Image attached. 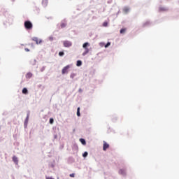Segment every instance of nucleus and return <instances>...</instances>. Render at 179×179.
Segmentation results:
<instances>
[{
	"instance_id": "3",
	"label": "nucleus",
	"mask_w": 179,
	"mask_h": 179,
	"mask_svg": "<svg viewBox=\"0 0 179 179\" xmlns=\"http://www.w3.org/2000/svg\"><path fill=\"white\" fill-rule=\"evenodd\" d=\"M63 45H64V47H66V48L72 47V42L69 41H63Z\"/></svg>"
},
{
	"instance_id": "17",
	"label": "nucleus",
	"mask_w": 179,
	"mask_h": 179,
	"mask_svg": "<svg viewBox=\"0 0 179 179\" xmlns=\"http://www.w3.org/2000/svg\"><path fill=\"white\" fill-rule=\"evenodd\" d=\"M75 76H76V74L74 73H72L71 74V76H70V78H71V79H73V78H75Z\"/></svg>"
},
{
	"instance_id": "6",
	"label": "nucleus",
	"mask_w": 179,
	"mask_h": 179,
	"mask_svg": "<svg viewBox=\"0 0 179 179\" xmlns=\"http://www.w3.org/2000/svg\"><path fill=\"white\" fill-rule=\"evenodd\" d=\"M33 41H35L36 44H41L42 41L38 40V38L34 37L32 38Z\"/></svg>"
},
{
	"instance_id": "7",
	"label": "nucleus",
	"mask_w": 179,
	"mask_h": 179,
	"mask_svg": "<svg viewBox=\"0 0 179 179\" xmlns=\"http://www.w3.org/2000/svg\"><path fill=\"white\" fill-rule=\"evenodd\" d=\"M119 174H121L122 176H125V174H127V172L125 169H120Z\"/></svg>"
},
{
	"instance_id": "4",
	"label": "nucleus",
	"mask_w": 179,
	"mask_h": 179,
	"mask_svg": "<svg viewBox=\"0 0 179 179\" xmlns=\"http://www.w3.org/2000/svg\"><path fill=\"white\" fill-rule=\"evenodd\" d=\"M71 66L69 65L66 66L64 67V69L62 70V75H65V73H68V69H69Z\"/></svg>"
},
{
	"instance_id": "16",
	"label": "nucleus",
	"mask_w": 179,
	"mask_h": 179,
	"mask_svg": "<svg viewBox=\"0 0 179 179\" xmlns=\"http://www.w3.org/2000/svg\"><path fill=\"white\" fill-rule=\"evenodd\" d=\"M76 65H77V66H82V61L78 60Z\"/></svg>"
},
{
	"instance_id": "23",
	"label": "nucleus",
	"mask_w": 179,
	"mask_h": 179,
	"mask_svg": "<svg viewBox=\"0 0 179 179\" xmlns=\"http://www.w3.org/2000/svg\"><path fill=\"white\" fill-rule=\"evenodd\" d=\"M50 124H54V119L52 118L50 119Z\"/></svg>"
},
{
	"instance_id": "12",
	"label": "nucleus",
	"mask_w": 179,
	"mask_h": 179,
	"mask_svg": "<svg viewBox=\"0 0 179 179\" xmlns=\"http://www.w3.org/2000/svg\"><path fill=\"white\" fill-rule=\"evenodd\" d=\"M22 93H23V94H27V93H29L27 88H23Z\"/></svg>"
},
{
	"instance_id": "9",
	"label": "nucleus",
	"mask_w": 179,
	"mask_h": 179,
	"mask_svg": "<svg viewBox=\"0 0 179 179\" xmlns=\"http://www.w3.org/2000/svg\"><path fill=\"white\" fill-rule=\"evenodd\" d=\"M13 161L14 162V163H15V164H17L18 163V160H17V157L16 156H13Z\"/></svg>"
},
{
	"instance_id": "28",
	"label": "nucleus",
	"mask_w": 179,
	"mask_h": 179,
	"mask_svg": "<svg viewBox=\"0 0 179 179\" xmlns=\"http://www.w3.org/2000/svg\"><path fill=\"white\" fill-rule=\"evenodd\" d=\"M57 179H59V178H57Z\"/></svg>"
},
{
	"instance_id": "10",
	"label": "nucleus",
	"mask_w": 179,
	"mask_h": 179,
	"mask_svg": "<svg viewBox=\"0 0 179 179\" xmlns=\"http://www.w3.org/2000/svg\"><path fill=\"white\" fill-rule=\"evenodd\" d=\"M48 3V0L42 1V5H43V6H47Z\"/></svg>"
},
{
	"instance_id": "20",
	"label": "nucleus",
	"mask_w": 179,
	"mask_h": 179,
	"mask_svg": "<svg viewBox=\"0 0 179 179\" xmlns=\"http://www.w3.org/2000/svg\"><path fill=\"white\" fill-rule=\"evenodd\" d=\"M87 155H88L87 152H85L83 153V157H87Z\"/></svg>"
},
{
	"instance_id": "1",
	"label": "nucleus",
	"mask_w": 179,
	"mask_h": 179,
	"mask_svg": "<svg viewBox=\"0 0 179 179\" xmlns=\"http://www.w3.org/2000/svg\"><path fill=\"white\" fill-rule=\"evenodd\" d=\"M87 47H90V43H89L88 42H86L83 45V48H84L85 50L84 52L83 53V56L89 54L90 50L87 48Z\"/></svg>"
},
{
	"instance_id": "22",
	"label": "nucleus",
	"mask_w": 179,
	"mask_h": 179,
	"mask_svg": "<svg viewBox=\"0 0 179 179\" xmlns=\"http://www.w3.org/2000/svg\"><path fill=\"white\" fill-rule=\"evenodd\" d=\"M64 52H59V57H62V56H64Z\"/></svg>"
},
{
	"instance_id": "27",
	"label": "nucleus",
	"mask_w": 179,
	"mask_h": 179,
	"mask_svg": "<svg viewBox=\"0 0 179 179\" xmlns=\"http://www.w3.org/2000/svg\"><path fill=\"white\" fill-rule=\"evenodd\" d=\"M162 9V10H167V9H166V8H161Z\"/></svg>"
},
{
	"instance_id": "18",
	"label": "nucleus",
	"mask_w": 179,
	"mask_h": 179,
	"mask_svg": "<svg viewBox=\"0 0 179 179\" xmlns=\"http://www.w3.org/2000/svg\"><path fill=\"white\" fill-rule=\"evenodd\" d=\"M103 27H107V26H108V23L107 22H105L103 23Z\"/></svg>"
},
{
	"instance_id": "2",
	"label": "nucleus",
	"mask_w": 179,
	"mask_h": 179,
	"mask_svg": "<svg viewBox=\"0 0 179 179\" xmlns=\"http://www.w3.org/2000/svg\"><path fill=\"white\" fill-rule=\"evenodd\" d=\"M24 26L27 30H31L33 29V24L30 21H25Z\"/></svg>"
},
{
	"instance_id": "13",
	"label": "nucleus",
	"mask_w": 179,
	"mask_h": 179,
	"mask_svg": "<svg viewBox=\"0 0 179 179\" xmlns=\"http://www.w3.org/2000/svg\"><path fill=\"white\" fill-rule=\"evenodd\" d=\"M127 31V28H122L121 30H120V34H124V33H125Z\"/></svg>"
},
{
	"instance_id": "8",
	"label": "nucleus",
	"mask_w": 179,
	"mask_h": 179,
	"mask_svg": "<svg viewBox=\"0 0 179 179\" xmlns=\"http://www.w3.org/2000/svg\"><path fill=\"white\" fill-rule=\"evenodd\" d=\"M124 13H128L129 12V7H124L123 8Z\"/></svg>"
},
{
	"instance_id": "26",
	"label": "nucleus",
	"mask_w": 179,
	"mask_h": 179,
	"mask_svg": "<svg viewBox=\"0 0 179 179\" xmlns=\"http://www.w3.org/2000/svg\"><path fill=\"white\" fill-rule=\"evenodd\" d=\"M25 51H26L27 52H29V51H30V50H29V48H25Z\"/></svg>"
},
{
	"instance_id": "11",
	"label": "nucleus",
	"mask_w": 179,
	"mask_h": 179,
	"mask_svg": "<svg viewBox=\"0 0 179 179\" xmlns=\"http://www.w3.org/2000/svg\"><path fill=\"white\" fill-rule=\"evenodd\" d=\"M31 76H33V74L31 73H28L26 75L27 79H30V78H31Z\"/></svg>"
},
{
	"instance_id": "15",
	"label": "nucleus",
	"mask_w": 179,
	"mask_h": 179,
	"mask_svg": "<svg viewBox=\"0 0 179 179\" xmlns=\"http://www.w3.org/2000/svg\"><path fill=\"white\" fill-rule=\"evenodd\" d=\"M77 115L78 117H80V108H78L77 109Z\"/></svg>"
},
{
	"instance_id": "5",
	"label": "nucleus",
	"mask_w": 179,
	"mask_h": 179,
	"mask_svg": "<svg viewBox=\"0 0 179 179\" xmlns=\"http://www.w3.org/2000/svg\"><path fill=\"white\" fill-rule=\"evenodd\" d=\"M108 148H110V145L107 142L103 141V150L106 152Z\"/></svg>"
},
{
	"instance_id": "24",
	"label": "nucleus",
	"mask_w": 179,
	"mask_h": 179,
	"mask_svg": "<svg viewBox=\"0 0 179 179\" xmlns=\"http://www.w3.org/2000/svg\"><path fill=\"white\" fill-rule=\"evenodd\" d=\"M69 176H70V177L73 178L75 177V173H71Z\"/></svg>"
},
{
	"instance_id": "14",
	"label": "nucleus",
	"mask_w": 179,
	"mask_h": 179,
	"mask_svg": "<svg viewBox=\"0 0 179 179\" xmlns=\"http://www.w3.org/2000/svg\"><path fill=\"white\" fill-rule=\"evenodd\" d=\"M80 142L82 143V145H86V141L84 138H80Z\"/></svg>"
},
{
	"instance_id": "21",
	"label": "nucleus",
	"mask_w": 179,
	"mask_h": 179,
	"mask_svg": "<svg viewBox=\"0 0 179 179\" xmlns=\"http://www.w3.org/2000/svg\"><path fill=\"white\" fill-rule=\"evenodd\" d=\"M66 26V24H65V23H62L61 24L62 29H64V27H65Z\"/></svg>"
},
{
	"instance_id": "25",
	"label": "nucleus",
	"mask_w": 179,
	"mask_h": 179,
	"mask_svg": "<svg viewBox=\"0 0 179 179\" xmlns=\"http://www.w3.org/2000/svg\"><path fill=\"white\" fill-rule=\"evenodd\" d=\"M45 178L46 179H54V178H52V177H48V176H46Z\"/></svg>"
},
{
	"instance_id": "19",
	"label": "nucleus",
	"mask_w": 179,
	"mask_h": 179,
	"mask_svg": "<svg viewBox=\"0 0 179 179\" xmlns=\"http://www.w3.org/2000/svg\"><path fill=\"white\" fill-rule=\"evenodd\" d=\"M111 45V43L108 42L107 44L105 45V48H107V47H110Z\"/></svg>"
}]
</instances>
